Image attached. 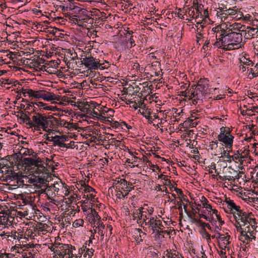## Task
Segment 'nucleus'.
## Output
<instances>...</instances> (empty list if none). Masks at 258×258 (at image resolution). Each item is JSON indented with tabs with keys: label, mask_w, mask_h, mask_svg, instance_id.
I'll return each instance as SVG.
<instances>
[{
	"label": "nucleus",
	"mask_w": 258,
	"mask_h": 258,
	"mask_svg": "<svg viewBox=\"0 0 258 258\" xmlns=\"http://www.w3.org/2000/svg\"><path fill=\"white\" fill-rule=\"evenodd\" d=\"M126 184L127 181L125 179L119 178L116 179L113 183L117 189L123 190L128 194L130 190H127Z\"/></svg>",
	"instance_id": "11"
},
{
	"label": "nucleus",
	"mask_w": 258,
	"mask_h": 258,
	"mask_svg": "<svg viewBox=\"0 0 258 258\" xmlns=\"http://www.w3.org/2000/svg\"><path fill=\"white\" fill-rule=\"evenodd\" d=\"M160 224H161V221L160 220H157L155 218L151 217L148 221H143L141 227H144L143 224L148 225L151 227L153 232H155Z\"/></svg>",
	"instance_id": "10"
},
{
	"label": "nucleus",
	"mask_w": 258,
	"mask_h": 258,
	"mask_svg": "<svg viewBox=\"0 0 258 258\" xmlns=\"http://www.w3.org/2000/svg\"><path fill=\"white\" fill-rule=\"evenodd\" d=\"M247 234L246 231H244V233L241 236L243 237L245 240L251 241V236H249Z\"/></svg>",
	"instance_id": "48"
},
{
	"label": "nucleus",
	"mask_w": 258,
	"mask_h": 258,
	"mask_svg": "<svg viewBox=\"0 0 258 258\" xmlns=\"http://www.w3.org/2000/svg\"><path fill=\"white\" fill-rule=\"evenodd\" d=\"M244 59L245 60V61H244L243 62L244 64H245L246 66H253L254 63L251 61V60L248 59H246V58H244Z\"/></svg>",
	"instance_id": "49"
},
{
	"label": "nucleus",
	"mask_w": 258,
	"mask_h": 258,
	"mask_svg": "<svg viewBox=\"0 0 258 258\" xmlns=\"http://www.w3.org/2000/svg\"><path fill=\"white\" fill-rule=\"evenodd\" d=\"M171 163H172L171 165H174L176 163V162H171ZM176 163L180 167L184 166L185 168V170H186L187 171H189L190 169H191V167L189 165H187V162H176Z\"/></svg>",
	"instance_id": "31"
},
{
	"label": "nucleus",
	"mask_w": 258,
	"mask_h": 258,
	"mask_svg": "<svg viewBox=\"0 0 258 258\" xmlns=\"http://www.w3.org/2000/svg\"><path fill=\"white\" fill-rule=\"evenodd\" d=\"M94 252V249L92 248L87 249L83 256L84 257L91 258L93 256Z\"/></svg>",
	"instance_id": "33"
},
{
	"label": "nucleus",
	"mask_w": 258,
	"mask_h": 258,
	"mask_svg": "<svg viewBox=\"0 0 258 258\" xmlns=\"http://www.w3.org/2000/svg\"><path fill=\"white\" fill-rule=\"evenodd\" d=\"M128 44H129V45H128V47H129L130 48H132V47H134V46H135V45H136L135 41L134 40V39L133 38V36H131L130 37V39H128Z\"/></svg>",
	"instance_id": "45"
},
{
	"label": "nucleus",
	"mask_w": 258,
	"mask_h": 258,
	"mask_svg": "<svg viewBox=\"0 0 258 258\" xmlns=\"http://www.w3.org/2000/svg\"><path fill=\"white\" fill-rule=\"evenodd\" d=\"M226 202L228 209L225 211L228 213V211H229L233 214L237 223L239 224L240 222L242 223L243 226H247L255 219L251 212H247L241 210L240 206H236L233 200L226 199Z\"/></svg>",
	"instance_id": "4"
},
{
	"label": "nucleus",
	"mask_w": 258,
	"mask_h": 258,
	"mask_svg": "<svg viewBox=\"0 0 258 258\" xmlns=\"http://www.w3.org/2000/svg\"><path fill=\"white\" fill-rule=\"evenodd\" d=\"M190 89L189 90L186 89L185 91H182L180 92V94L182 96L185 97H188L189 99H190Z\"/></svg>",
	"instance_id": "40"
},
{
	"label": "nucleus",
	"mask_w": 258,
	"mask_h": 258,
	"mask_svg": "<svg viewBox=\"0 0 258 258\" xmlns=\"http://www.w3.org/2000/svg\"><path fill=\"white\" fill-rule=\"evenodd\" d=\"M208 168L209 169H214L215 173H216L217 174H219V172L218 171V169L216 168V166L214 162H212L211 164L208 166ZM206 168L207 169V167H206Z\"/></svg>",
	"instance_id": "42"
},
{
	"label": "nucleus",
	"mask_w": 258,
	"mask_h": 258,
	"mask_svg": "<svg viewBox=\"0 0 258 258\" xmlns=\"http://www.w3.org/2000/svg\"><path fill=\"white\" fill-rule=\"evenodd\" d=\"M98 234L100 235L101 239H103L105 234V232L103 231V230L101 229H98Z\"/></svg>",
	"instance_id": "62"
},
{
	"label": "nucleus",
	"mask_w": 258,
	"mask_h": 258,
	"mask_svg": "<svg viewBox=\"0 0 258 258\" xmlns=\"http://www.w3.org/2000/svg\"><path fill=\"white\" fill-rule=\"evenodd\" d=\"M161 179L165 181V184L166 185H169L170 184H171V180L168 179L167 176L166 175H164Z\"/></svg>",
	"instance_id": "52"
},
{
	"label": "nucleus",
	"mask_w": 258,
	"mask_h": 258,
	"mask_svg": "<svg viewBox=\"0 0 258 258\" xmlns=\"http://www.w3.org/2000/svg\"><path fill=\"white\" fill-rule=\"evenodd\" d=\"M97 118L99 119L102 121H106V120L107 121H109V122L110 121V120H109V119H107L106 120V117H105V116H103L102 115H100V114H99V116Z\"/></svg>",
	"instance_id": "60"
},
{
	"label": "nucleus",
	"mask_w": 258,
	"mask_h": 258,
	"mask_svg": "<svg viewBox=\"0 0 258 258\" xmlns=\"http://www.w3.org/2000/svg\"><path fill=\"white\" fill-rule=\"evenodd\" d=\"M66 141V137L63 136H55L52 139L54 146H58L60 148H69V146L64 143Z\"/></svg>",
	"instance_id": "12"
},
{
	"label": "nucleus",
	"mask_w": 258,
	"mask_h": 258,
	"mask_svg": "<svg viewBox=\"0 0 258 258\" xmlns=\"http://www.w3.org/2000/svg\"><path fill=\"white\" fill-rule=\"evenodd\" d=\"M55 248H56L55 247H54L53 246H51V247H49V248L51 251H53L54 253H56L58 255L59 250L56 249Z\"/></svg>",
	"instance_id": "63"
},
{
	"label": "nucleus",
	"mask_w": 258,
	"mask_h": 258,
	"mask_svg": "<svg viewBox=\"0 0 258 258\" xmlns=\"http://www.w3.org/2000/svg\"><path fill=\"white\" fill-rule=\"evenodd\" d=\"M99 69L101 70H103L106 69H108L110 67V64L107 61H105L103 63H100L99 62Z\"/></svg>",
	"instance_id": "35"
},
{
	"label": "nucleus",
	"mask_w": 258,
	"mask_h": 258,
	"mask_svg": "<svg viewBox=\"0 0 258 258\" xmlns=\"http://www.w3.org/2000/svg\"><path fill=\"white\" fill-rule=\"evenodd\" d=\"M238 155H236L234 157H232V160L234 159H237L240 158L241 159L239 160V161H244V160H242V159L244 158L246 156H248L249 151L246 149H244L243 151H238Z\"/></svg>",
	"instance_id": "22"
},
{
	"label": "nucleus",
	"mask_w": 258,
	"mask_h": 258,
	"mask_svg": "<svg viewBox=\"0 0 258 258\" xmlns=\"http://www.w3.org/2000/svg\"><path fill=\"white\" fill-rule=\"evenodd\" d=\"M237 163H239V162H236ZM229 168L231 169L232 170H234V172H235L237 173V175L234 177L233 176H229L228 178L229 179V180H235V179H239L241 176L239 175V174H243L244 171H242V169H244L243 165V162H239V164L238 166L236 167V169L232 168L231 166L229 167Z\"/></svg>",
	"instance_id": "16"
},
{
	"label": "nucleus",
	"mask_w": 258,
	"mask_h": 258,
	"mask_svg": "<svg viewBox=\"0 0 258 258\" xmlns=\"http://www.w3.org/2000/svg\"><path fill=\"white\" fill-rule=\"evenodd\" d=\"M92 212L94 217L93 221H94V223L95 222L96 220L99 221L101 220V217L95 209H92Z\"/></svg>",
	"instance_id": "37"
},
{
	"label": "nucleus",
	"mask_w": 258,
	"mask_h": 258,
	"mask_svg": "<svg viewBox=\"0 0 258 258\" xmlns=\"http://www.w3.org/2000/svg\"><path fill=\"white\" fill-rule=\"evenodd\" d=\"M211 223H212L213 226H215V231L219 232V230L221 229V226L222 225H221V223H219V225H217V221L215 220L213 218H211Z\"/></svg>",
	"instance_id": "32"
},
{
	"label": "nucleus",
	"mask_w": 258,
	"mask_h": 258,
	"mask_svg": "<svg viewBox=\"0 0 258 258\" xmlns=\"http://www.w3.org/2000/svg\"><path fill=\"white\" fill-rule=\"evenodd\" d=\"M205 17L204 19L203 18V20L201 22H198V25H200V27H201V29L204 28L205 27L204 26V22L206 21V19L209 17V13L207 10H205L204 11L203 15L202 16H201V18H203Z\"/></svg>",
	"instance_id": "25"
},
{
	"label": "nucleus",
	"mask_w": 258,
	"mask_h": 258,
	"mask_svg": "<svg viewBox=\"0 0 258 258\" xmlns=\"http://www.w3.org/2000/svg\"><path fill=\"white\" fill-rule=\"evenodd\" d=\"M141 215L140 218V222L138 223L141 226V223L143 221H147V219H149L152 215L154 210L153 208H149L147 205H145L144 207H141Z\"/></svg>",
	"instance_id": "8"
},
{
	"label": "nucleus",
	"mask_w": 258,
	"mask_h": 258,
	"mask_svg": "<svg viewBox=\"0 0 258 258\" xmlns=\"http://www.w3.org/2000/svg\"><path fill=\"white\" fill-rule=\"evenodd\" d=\"M205 224H202L201 227L203 228V229L205 228V227H207L208 229H209L210 230H212V227L210 226V224L209 223H206L204 222Z\"/></svg>",
	"instance_id": "56"
},
{
	"label": "nucleus",
	"mask_w": 258,
	"mask_h": 258,
	"mask_svg": "<svg viewBox=\"0 0 258 258\" xmlns=\"http://www.w3.org/2000/svg\"><path fill=\"white\" fill-rule=\"evenodd\" d=\"M192 222L198 226H201L202 224H205L204 222L202 220L197 218H194L192 219Z\"/></svg>",
	"instance_id": "44"
},
{
	"label": "nucleus",
	"mask_w": 258,
	"mask_h": 258,
	"mask_svg": "<svg viewBox=\"0 0 258 258\" xmlns=\"http://www.w3.org/2000/svg\"><path fill=\"white\" fill-rule=\"evenodd\" d=\"M41 98L46 101L57 100V97L54 94L48 92H46L44 91H43V93H42V97Z\"/></svg>",
	"instance_id": "21"
},
{
	"label": "nucleus",
	"mask_w": 258,
	"mask_h": 258,
	"mask_svg": "<svg viewBox=\"0 0 258 258\" xmlns=\"http://www.w3.org/2000/svg\"><path fill=\"white\" fill-rule=\"evenodd\" d=\"M77 107L82 112L88 114L90 108H95L98 104L93 102L89 103L88 102H80L78 103Z\"/></svg>",
	"instance_id": "9"
},
{
	"label": "nucleus",
	"mask_w": 258,
	"mask_h": 258,
	"mask_svg": "<svg viewBox=\"0 0 258 258\" xmlns=\"http://www.w3.org/2000/svg\"><path fill=\"white\" fill-rule=\"evenodd\" d=\"M202 199H204V202H203V208H205L207 206H208L209 205L208 203V201L207 200V199L204 196L202 197Z\"/></svg>",
	"instance_id": "59"
},
{
	"label": "nucleus",
	"mask_w": 258,
	"mask_h": 258,
	"mask_svg": "<svg viewBox=\"0 0 258 258\" xmlns=\"http://www.w3.org/2000/svg\"><path fill=\"white\" fill-rule=\"evenodd\" d=\"M141 213V208L134 210L133 213V219L134 220H137L138 222H140Z\"/></svg>",
	"instance_id": "26"
},
{
	"label": "nucleus",
	"mask_w": 258,
	"mask_h": 258,
	"mask_svg": "<svg viewBox=\"0 0 258 258\" xmlns=\"http://www.w3.org/2000/svg\"><path fill=\"white\" fill-rule=\"evenodd\" d=\"M67 255L63 258H73L75 255L76 254H74L73 253V251L72 249H70V248L67 251Z\"/></svg>",
	"instance_id": "39"
},
{
	"label": "nucleus",
	"mask_w": 258,
	"mask_h": 258,
	"mask_svg": "<svg viewBox=\"0 0 258 258\" xmlns=\"http://www.w3.org/2000/svg\"><path fill=\"white\" fill-rule=\"evenodd\" d=\"M195 88H196L198 90H199V92H201L203 94V92H204L206 91V89L208 88V86H204V85H199L197 84V85L196 86H195Z\"/></svg>",
	"instance_id": "34"
},
{
	"label": "nucleus",
	"mask_w": 258,
	"mask_h": 258,
	"mask_svg": "<svg viewBox=\"0 0 258 258\" xmlns=\"http://www.w3.org/2000/svg\"><path fill=\"white\" fill-rule=\"evenodd\" d=\"M126 185H127V188H127V190H130V191H131L134 188V186H133V184L132 182L127 181Z\"/></svg>",
	"instance_id": "53"
},
{
	"label": "nucleus",
	"mask_w": 258,
	"mask_h": 258,
	"mask_svg": "<svg viewBox=\"0 0 258 258\" xmlns=\"http://www.w3.org/2000/svg\"><path fill=\"white\" fill-rule=\"evenodd\" d=\"M248 225L250 226V228H251L252 229L253 232L251 231V232L256 233L257 232V228H258V226L257 225L255 218L250 223H249Z\"/></svg>",
	"instance_id": "28"
},
{
	"label": "nucleus",
	"mask_w": 258,
	"mask_h": 258,
	"mask_svg": "<svg viewBox=\"0 0 258 258\" xmlns=\"http://www.w3.org/2000/svg\"><path fill=\"white\" fill-rule=\"evenodd\" d=\"M217 33H219L218 37L217 38V41L215 42L214 45L218 48H220L223 47V49L225 50V47H227V44L226 43V39L224 36V35H221V32L219 33V32Z\"/></svg>",
	"instance_id": "17"
},
{
	"label": "nucleus",
	"mask_w": 258,
	"mask_h": 258,
	"mask_svg": "<svg viewBox=\"0 0 258 258\" xmlns=\"http://www.w3.org/2000/svg\"><path fill=\"white\" fill-rule=\"evenodd\" d=\"M48 31L50 34L55 35H56V33L59 31V29L56 28H53L52 30H48Z\"/></svg>",
	"instance_id": "50"
},
{
	"label": "nucleus",
	"mask_w": 258,
	"mask_h": 258,
	"mask_svg": "<svg viewBox=\"0 0 258 258\" xmlns=\"http://www.w3.org/2000/svg\"><path fill=\"white\" fill-rule=\"evenodd\" d=\"M219 10L222 12V15H230L234 17L237 14V11L234 9L230 8L228 9L224 10L223 8H220Z\"/></svg>",
	"instance_id": "23"
},
{
	"label": "nucleus",
	"mask_w": 258,
	"mask_h": 258,
	"mask_svg": "<svg viewBox=\"0 0 258 258\" xmlns=\"http://www.w3.org/2000/svg\"><path fill=\"white\" fill-rule=\"evenodd\" d=\"M19 119L24 123L29 125L30 127H34L36 131H46L49 127L53 128L55 124L58 123L57 119L51 115L43 116L39 113H36L32 117V120L29 116L24 112L21 113Z\"/></svg>",
	"instance_id": "2"
},
{
	"label": "nucleus",
	"mask_w": 258,
	"mask_h": 258,
	"mask_svg": "<svg viewBox=\"0 0 258 258\" xmlns=\"http://www.w3.org/2000/svg\"><path fill=\"white\" fill-rule=\"evenodd\" d=\"M95 108H90V109L89 110V112L87 114L90 116L91 117L93 118V119H95L96 118H97L98 117L99 115V114L97 113V112L95 111L94 110Z\"/></svg>",
	"instance_id": "30"
},
{
	"label": "nucleus",
	"mask_w": 258,
	"mask_h": 258,
	"mask_svg": "<svg viewBox=\"0 0 258 258\" xmlns=\"http://www.w3.org/2000/svg\"><path fill=\"white\" fill-rule=\"evenodd\" d=\"M257 32L258 29L256 28H251L249 27H247L244 31L241 30V33H242L245 39L253 38Z\"/></svg>",
	"instance_id": "14"
},
{
	"label": "nucleus",
	"mask_w": 258,
	"mask_h": 258,
	"mask_svg": "<svg viewBox=\"0 0 258 258\" xmlns=\"http://www.w3.org/2000/svg\"><path fill=\"white\" fill-rule=\"evenodd\" d=\"M98 59H96L91 55L86 56L83 58L82 62L86 68L89 70H97L99 68Z\"/></svg>",
	"instance_id": "6"
},
{
	"label": "nucleus",
	"mask_w": 258,
	"mask_h": 258,
	"mask_svg": "<svg viewBox=\"0 0 258 258\" xmlns=\"http://www.w3.org/2000/svg\"><path fill=\"white\" fill-rule=\"evenodd\" d=\"M217 234L218 237H216V238L219 241L220 244L222 245L224 248H226L227 245L230 243V235L228 233L224 234L218 232Z\"/></svg>",
	"instance_id": "15"
},
{
	"label": "nucleus",
	"mask_w": 258,
	"mask_h": 258,
	"mask_svg": "<svg viewBox=\"0 0 258 258\" xmlns=\"http://www.w3.org/2000/svg\"><path fill=\"white\" fill-rule=\"evenodd\" d=\"M85 245H84L79 250V252L81 253H83L84 252H85L87 250V249H89V248L87 247V242L85 243Z\"/></svg>",
	"instance_id": "55"
},
{
	"label": "nucleus",
	"mask_w": 258,
	"mask_h": 258,
	"mask_svg": "<svg viewBox=\"0 0 258 258\" xmlns=\"http://www.w3.org/2000/svg\"><path fill=\"white\" fill-rule=\"evenodd\" d=\"M38 107L44 110H51L50 106H46L45 104L42 102H37L34 103Z\"/></svg>",
	"instance_id": "29"
},
{
	"label": "nucleus",
	"mask_w": 258,
	"mask_h": 258,
	"mask_svg": "<svg viewBox=\"0 0 258 258\" xmlns=\"http://www.w3.org/2000/svg\"><path fill=\"white\" fill-rule=\"evenodd\" d=\"M194 7L197 11V13H198V15L196 16V18L197 19L199 15L202 16L201 12H200V10L202 9L203 7H204L202 4H199L198 3L194 2Z\"/></svg>",
	"instance_id": "27"
},
{
	"label": "nucleus",
	"mask_w": 258,
	"mask_h": 258,
	"mask_svg": "<svg viewBox=\"0 0 258 258\" xmlns=\"http://www.w3.org/2000/svg\"><path fill=\"white\" fill-rule=\"evenodd\" d=\"M0 162V167L2 172H6L9 176L17 180L18 182H23L22 178L27 175H32L38 178L39 182L47 184L51 179V172L54 171V167L49 162H44L45 164H39V162H9L4 164Z\"/></svg>",
	"instance_id": "1"
},
{
	"label": "nucleus",
	"mask_w": 258,
	"mask_h": 258,
	"mask_svg": "<svg viewBox=\"0 0 258 258\" xmlns=\"http://www.w3.org/2000/svg\"><path fill=\"white\" fill-rule=\"evenodd\" d=\"M108 113V115L110 116H113L114 115V111L112 109H108L107 111H105Z\"/></svg>",
	"instance_id": "57"
},
{
	"label": "nucleus",
	"mask_w": 258,
	"mask_h": 258,
	"mask_svg": "<svg viewBox=\"0 0 258 258\" xmlns=\"http://www.w3.org/2000/svg\"><path fill=\"white\" fill-rule=\"evenodd\" d=\"M209 82V80H207V79H201L199 81H198V84L199 85H204V86H208V83Z\"/></svg>",
	"instance_id": "41"
},
{
	"label": "nucleus",
	"mask_w": 258,
	"mask_h": 258,
	"mask_svg": "<svg viewBox=\"0 0 258 258\" xmlns=\"http://www.w3.org/2000/svg\"><path fill=\"white\" fill-rule=\"evenodd\" d=\"M218 140L225 145L227 148H231L233 145L234 137L230 134L229 131L226 133V134L224 133H220L218 136Z\"/></svg>",
	"instance_id": "7"
},
{
	"label": "nucleus",
	"mask_w": 258,
	"mask_h": 258,
	"mask_svg": "<svg viewBox=\"0 0 258 258\" xmlns=\"http://www.w3.org/2000/svg\"><path fill=\"white\" fill-rule=\"evenodd\" d=\"M175 190L176 191L177 194L178 195L179 197L183 194L181 189L175 188Z\"/></svg>",
	"instance_id": "61"
},
{
	"label": "nucleus",
	"mask_w": 258,
	"mask_h": 258,
	"mask_svg": "<svg viewBox=\"0 0 258 258\" xmlns=\"http://www.w3.org/2000/svg\"><path fill=\"white\" fill-rule=\"evenodd\" d=\"M190 99H192L194 98L197 100L202 99L203 94L199 92V90H198L196 88H195V86H192L190 87Z\"/></svg>",
	"instance_id": "18"
},
{
	"label": "nucleus",
	"mask_w": 258,
	"mask_h": 258,
	"mask_svg": "<svg viewBox=\"0 0 258 258\" xmlns=\"http://www.w3.org/2000/svg\"><path fill=\"white\" fill-rule=\"evenodd\" d=\"M22 92L24 96H26V94H27L29 96L39 99L42 97L43 90L35 91L32 89H23Z\"/></svg>",
	"instance_id": "13"
},
{
	"label": "nucleus",
	"mask_w": 258,
	"mask_h": 258,
	"mask_svg": "<svg viewBox=\"0 0 258 258\" xmlns=\"http://www.w3.org/2000/svg\"><path fill=\"white\" fill-rule=\"evenodd\" d=\"M107 145L115 146V147H119L121 148L124 147V144L122 143L121 141L116 140L115 138H111L109 142H107Z\"/></svg>",
	"instance_id": "20"
},
{
	"label": "nucleus",
	"mask_w": 258,
	"mask_h": 258,
	"mask_svg": "<svg viewBox=\"0 0 258 258\" xmlns=\"http://www.w3.org/2000/svg\"><path fill=\"white\" fill-rule=\"evenodd\" d=\"M132 89H136L133 92L134 95H137V94L139 92V91L141 89V88L138 85H136L135 87H132Z\"/></svg>",
	"instance_id": "54"
},
{
	"label": "nucleus",
	"mask_w": 258,
	"mask_h": 258,
	"mask_svg": "<svg viewBox=\"0 0 258 258\" xmlns=\"http://www.w3.org/2000/svg\"><path fill=\"white\" fill-rule=\"evenodd\" d=\"M96 224L97 225V227H96V228H98V229H104L105 228V225L101 221V220H99L97 222V223Z\"/></svg>",
	"instance_id": "47"
},
{
	"label": "nucleus",
	"mask_w": 258,
	"mask_h": 258,
	"mask_svg": "<svg viewBox=\"0 0 258 258\" xmlns=\"http://www.w3.org/2000/svg\"><path fill=\"white\" fill-rule=\"evenodd\" d=\"M164 254L167 257V258H173L174 255H175V253L171 252L170 251L167 250L164 253Z\"/></svg>",
	"instance_id": "46"
},
{
	"label": "nucleus",
	"mask_w": 258,
	"mask_h": 258,
	"mask_svg": "<svg viewBox=\"0 0 258 258\" xmlns=\"http://www.w3.org/2000/svg\"><path fill=\"white\" fill-rule=\"evenodd\" d=\"M245 230L246 232L249 233V235H251V231L253 232L252 229H251V228H250V226L248 225L246 226V227H245Z\"/></svg>",
	"instance_id": "58"
},
{
	"label": "nucleus",
	"mask_w": 258,
	"mask_h": 258,
	"mask_svg": "<svg viewBox=\"0 0 258 258\" xmlns=\"http://www.w3.org/2000/svg\"><path fill=\"white\" fill-rule=\"evenodd\" d=\"M85 192L90 193L91 192H95V189L88 185H86L85 183L83 184H81L79 190L83 189Z\"/></svg>",
	"instance_id": "24"
},
{
	"label": "nucleus",
	"mask_w": 258,
	"mask_h": 258,
	"mask_svg": "<svg viewBox=\"0 0 258 258\" xmlns=\"http://www.w3.org/2000/svg\"><path fill=\"white\" fill-rule=\"evenodd\" d=\"M243 226L242 223L239 222V224L237 223L236 226L237 231L240 233L241 235L244 233V231H245V228H242Z\"/></svg>",
	"instance_id": "36"
},
{
	"label": "nucleus",
	"mask_w": 258,
	"mask_h": 258,
	"mask_svg": "<svg viewBox=\"0 0 258 258\" xmlns=\"http://www.w3.org/2000/svg\"><path fill=\"white\" fill-rule=\"evenodd\" d=\"M134 162H125V163H127V164H125L124 165H126L127 167L131 168V171L140 172L143 170L146 173L151 171L157 172V170L158 172L160 171L159 166L157 165L152 164V162H148L149 163L148 165L147 164H144L143 163V162H142L141 166H139V164L134 165Z\"/></svg>",
	"instance_id": "5"
},
{
	"label": "nucleus",
	"mask_w": 258,
	"mask_h": 258,
	"mask_svg": "<svg viewBox=\"0 0 258 258\" xmlns=\"http://www.w3.org/2000/svg\"><path fill=\"white\" fill-rule=\"evenodd\" d=\"M110 122V125L114 128H119L120 126H121V123L120 122H118L117 121H113L111 120Z\"/></svg>",
	"instance_id": "38"
},
{
	"label": "nucleus",
	"mask_w": 258,
	"mask_h": 258,
	"mask_svg": "<svg viewBox=\"0 0 258 258\" xmlns=\"http://www.w3.org/2000/svg\"><path fill=\"white\" fill-rule=\"evenodd\" d=\"M60 246L59 248L60 249L58 255L60 258L64 257L67 255V252L69 248H70L69 244H58Z\"/></svg>",
	"instance_id": "19"
},
{
	"label": "nucleus",
	"mask_w": 258,
	"mask_h": 258,
	"mask_svg": "<svg viewBox=\"0 0 258 258\" xmlns=\"http://www.w3.org/2000/svg\"><path fill=\"white\" fill-rule=\"evenodd\" d=\"M178 198H179L180 199V201H181V202H182V201H185L186 202H189V200H188L187 196L184 195V194L181 195L180 197H178Z\"/></svg>",
	"instance_id": "51"
},
{
	"label": "nucleus",
	"mask_w": 258,
	"mask_h": 258,
	"mask_svg": "<svg viewBox=\"0 0 258 258\" xmlns=\"http://www.w3.org/2000/svg\"><path fill=\"white\" fill-rule=\"evenodd\" d=\"M221 30V35H224L227 47H225L226 50H231L238 49L243 46L245 42L242 41V33L241 30L235 28L233 25L224 24L220 27Z\"/></svg>",
	"instance_id": "3"
},
{
	"label": "nucleus",
	"mask_w": 258,
	"mask_h": 258,
	"mask_svg": "<svg viewBox=\"0 0 258 258\" xmlns=\"http://www.w3.org/2000/svg\"><path fill=\"white\" fill-rule=\"evenodd\" d=\"M116 196H117V197H118L119 198H120V196H122V198H125V197H127V195L128 194H127V192L125 194H123V193L122 192V191L121 190H118V189H116Z\"/></svg>",
	"instance_id": "43"
},
{
	"label": "nucleus",
	"mask_w": 258,
	"mask_h": 258,
	"mask_svg": "<svg viewBox=\"0 0 258 258\" xmlns=\"http://www.w3.org/2000/svg\"><path fill=\"white\" fill-rule=\"evenodd\" d=\"M98 138H99L98 140L102 142L105 143V142H106V141H107L106 138H105L104 137H103L102 136H100Z\"/></svg>",
	"instance_id": "64"
}]
</instances>
